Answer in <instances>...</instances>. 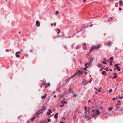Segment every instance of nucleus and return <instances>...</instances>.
Segmentation results:
<instances>
[{
    "label": "nucleus",
    "instance_id": "obj_1",
    "mask_svg": "<svg viewBox=\"0 0 123 123\" xmlns=\"http://www.w3.org/2000/svg\"><path fill=\"white\" fill-rule=\"evenodd\" d=\"M81 73L82 72L80 70H79L77 72L75 73L73 75L70 77L68 79L66 80V81L68 82L72 78H73L77 74H78L79 75H80Z\"/></svg>",
    "mask_w": 123,
    "mask_h": 123
},
{
    "label": "nucleus",
    "instance_id": "obj_2",
    "mask_svg": "<svg viewBox=\"0 0 123 123\" xmlns=\"http://www.w3.org/2000/svg\"><path fill=\"white\" fill-rule=\"evenodd\" d=\"M85 114L84 115L82 116V117H84L85 118H88L89 117L88 115L89 113V111L88 110H86L87 108L86 106H85Z\"/></svg>",
    "mask_w": 123,
    "mask_h": 123
},
{
    "label": "nucleus",
    "instance_id": "obj_3",
    "mask_svg": "<svg viewBox=\"0 0 123 123\" xmlns=\"http://www.w3.org/2000/svg\"><path fill=\"white\" fill-rule=\"evenodd\" d=\"M42 112L41 111H37L35 115L31 119V120L33 121L37 117H38L39 115Z\"/></svg>",
    "mask_w": 123,
    "mask_h": 123
},
{
    "label": "nucleus",
    "instance_id": "obj_4",
    "mask_svg": "<svg viewBox=\"0 0 123 123\" xmlns=\"http://www.w3.org/2000/svg\"><path fill=\"white\" fill-rule=\"evenodd\" d=\"M100 113V112L99 110H97L95 112V113L93 115V117H96L99 115Z\"/></svg>",
    "mask_w": 123,
    "mask_h": 123
},
{
    "label": "nucleus",
    "instance_id": "obj_5",
    "mask_svg": "<svg viewBox=\"0 0 123 123\" xmlns=\"http://www.w3.org/2000/svg\"><path fill=\"white\" fill-rule=\"evenodd\" d=\"M119 64H116L114 66V67L116 68L117 69V70L118 71H120L121 70V68L119 67L118 66H119Z\"/></svg>",
    "mask_w": 123,
    "mask_h": 123
},
{
    "label": "nucleus",
    "instance_id": "obj_6",
    "mask_svg": "<svg viewBox=\"0 0 123 123\" xmlns=\"http://www.w3.org/2000/svg\"><path fill=\"white\" fill-rule=\"evenodd\" d=\"M100 47V44H99L97 46H93L92 47L93 49H95V50H97Z\"/></svg>",
    "mask_w": 123,
    "mask_h": 123
},
{
    "label": "nucleus",
    "instance_id": "obj_7",
    "mask_svg": "<svg viewBox=\"0 0 123 123\" xmlns=\"http://www.w3.org/2000/svg\"><path fill=\"white\" fill-rule=\"evenodd\" d=\"M60 102L62 104V105H60V107H61L64 106V104H66L67 103L66 102L64 101H60Z\"/></svg>",
    "mask_w": 123,
    "mask_h": 123
},
{
    "label": "nucleus",
    "instance_id": "obj_8",
    "mask_svg": "<svg viewBox=\"0 0 123 123\" xmlns=\"http://www.w3.org/2000/svg\"><path fill=\"white\" fill-rule=\"evenodd\" d=\"M40 24L39 23V21L38 20H37L36 22V25L37 26L39 27L40 25Z\"/></svg>",
    "mask_w": 123,
    "mask_h": 123
},
{
    "label": "nucleus",
    "instance_id": "obj_9",
    "mask_svg": "<svg viewBox=\"0 0 123 123\" xmlns=\"http://www.w3.org/2000/svg\"><path fill=\"white\" fill-rule=\"evenodd\" d=\"M121 105V104H118L117 103L116 105V106L117 107L115 109L116 111H117L119 107Z\"/></svg>",
    "mask_w": 123,
    "mask_h": 123
},
{
    "label": "nucleus",
    "instance_id": "obj_10",
    "mask_svg": "<svg viewBox=\"0 0 123 123\" xmlns=\"http://www.w3.org/2000/svg\"><path fill=\"white\" fill-rule=\"evenodd\" d=\"M83 84L85 85H86L88 83V82L85 80H84L83 82Z\"/></svg>",
    "mask_w": 123,
    "mask_h": 123
},
{
    "label": "nucleus",
    "instance_id": "obj_11",
    "mask_svg": "<svg viewBox=\"0 0 123 123\" xmlns=\"http://www.w3.org/2000/svg\"><path fill=\"white\" fill-rule=\"evenodd\" d=\"M46 110V108L44 106H43L42 107V109L41 110H40L39 111H42V112L43 111H45Z\"/></svg>",
    "mask_w": 123,
    "mask_h": 123
},
{
    "label": "nucleus",
    "instance_id": "obj_12",
    "mask_svg": "<svg viewBox=\"0 0 123 123\" xmlns=\"http://www.w3.org/2000/svg\"><path fill=\"white\" fill-rule=\"evenodd\" d=\"M83 49H86V43H84L83 44Z\"/></svg>",
    "mask_w": 123,
    "mask_h": 123
},
{
    "label": "nucleus",
    "instance_id": "obj_13",
    "mask_svg": "<svg viewBox=\"0 0 123 123\" xmlns=\"http://www.w3.org/2000/svg\"><path fill=\"white\" fill-rule=\"evenodd\" d=\"M47 95L46 94H45L44 96H41V98L42 99L45 98H46L47 96Z\"/></svg>",
    "mask_w": 123,
    "mask_h": 123
},
{
    "label": "nucleus",
    "instance_id": "obj_14",
    "mask_svg": "<svg viewBox=\"0 0 123 123\" xmlns=\"http://www.w3.org/2000/svg\"><path fill=\"white\" fill-rule=\"evenodd\" d=\"M111 42L110 41H109L107 45L108 46H111Z\"/></svg>",
    "mask_w": 123,
    "mask_h": 123
},
{
    "label": "nucleus",
    "instance_id": "obj_15",
    "mask_svg": "<svg viewBox=\"0 0 123 123\" xmlns=\"http://www.w3.org/2000/svg\"><path fill=\"white\" fill-rule=\"evenodd\" d=\"M50 86V84L49 83H47L46 86H45V88H47L48 86Z\"/></svg>",
    "mask_w": 123,
    "mask_h": 123
},
{
    "label": "nucleus",
    "instance_id": "obj_16",
    "mask_svg": "<svg viewBox=\"0 0 123 123\" xmlns=\"http://www.w3.org/2000/svg\"><path fill=\"white\" fill-rule=\"evenodd\" d=\"M90 64V63H87L86 64H85V66L86 67H87L88 66H87V65H89Z\"/></svg>",
    "mask_w": 123,
    "mask_h": 123
},
{
    "label": "nucleus",
    "instance_id": "obj_17",
    "mask_svg": "<svg viewBox=\"0 0 123 123\" xmlns=\"http://www.w3.org/2000/svg\"><path fill=\"white\" fill-rule=\"evenodd\" d=\"M93 49L92 47L90 49L89 53H88V54H89L91 52Z\"/></svg>",
    "mask_w": 123,
    "mask_h": 123
},
{
    "label": "nucleus",
    "instance_id": "obj_18",
    "mask_svg": "<svg viewBox=\"0 0 123 123\" xmlns=\"http://www.w3.org/2000/svg\"><path fill=\"white\" fill-rule=\"evenodd\" d=\"M81 47L80 45H78L76 46V49H79Z\"/></svg>",
    "mask_w": 123,
    "mask_h": 123
},
{
    "label": "nucleus",
    "instance_id": "obj_19",
    "mask_svg": "<svg viewBox=\"0 0 123 123\" xmlns=\"http://www.w3.org/2000/svg\"><path fill=\"white\" fill-rule=\"evenodd\" d=\"M114 76H113V78L114 79L116 78L117 77V74L116 73H115L114 74Z\"/></svg>",
    "mask_w": 123,
    "mask_h": 123
},
{
    "label": "nucleus",
    "instance_id": "obj_20",
    "mask_svg": "<svg viewBox=\"0 0 123 123\" xmlns=\"http://www.w3.org/2000/svg\"><path fill=\"white\" fill-rule=\"evenodd\" d=\"M123 2L122 1H119V4L120 5L122 6Z\"/></svg>",
    "mask_w": 123,
    "mask_h": 123
},
{
    "label": "nucleus",
    "instance_id": "obj_21",
    "mask_svg": "<svg viewBox=\"0 0 123 123\" xmlns=\"http://www.w3.org/2000/svg\"><path fill=\"white\" fill-rule=\"evenodd\" d=\"M90 63H91L92 62L93 60V57L91 58L90 59Z\"/></svg>",
    "mask_w": 123,
    "mask_h": 123
},
{
    "label": "nucleus",
    "instance_id": "obj_22",
    "mask_svg": "<svg viewBox=\"0 0 123 123\" xmlns=\"http://www.w3.org/2000/svg\"><path fill=\"white\" fill-rule=\"evenodd\" d=\"M58 115V113H56L55 115L54 116V117L55 118H57V115Z\"/></svg>",
    "mask_w": 123,
    "mask_h": 123
},
{
    "label": "nucleus",
    "instance_id": "obj_23",
    "mask_svg": "<svg viewBox=\"0 0 123 123\" xmlns=\"http://www.w3.org/2000/svg\"><path fill=\"white\" fill-rule=\"evenodd\" d=\"M83 29H81L80 31H77L76 33L74 35H75V34H76L77 33H78L79 32H80L81 31H82L83 30Z\"/></svg>",
    "mask_w": 123,
    "mask_h": 123
},
{
    "label": "nucleus",
    "instance_id": "obj_24",
    "mask_svg": "<svg viewBox=\"0 0 123 123\" xmlns=\"http://www.w3.org/2000/svg\"><path fill=\"white\" fill-rule=\"evenodd\" d=\"M113 62V61H110V65L111 66H112V63Z\"/></svg>",
    "mask_w": 123,
    "mask_h": 123
},
{
    "label": "nucleus",
    "instance_id": "obj_25",
    "mask_svg": "<svg viewBox=\"0 0 123 123\" xmlns=\"http://www.w3.org/2000/svg\"><path fill=\"white\" fill-rule=\"evenodd\" d=\"M59 12L58 11H56L55 13V15H57L58 14Z\"/></svg>",
    "mask_w": 123,
    "mask_h": 123
},
{
    "label": "nucleus",
    "instance_id": "obj_26",
    "mask_svg": "<svg viewBox=\"0 0 123 123\" xmlns=\"http://www.w3.org/2000/svg\"><path fill=\"white\" fill-rule=\"evenodd\" d=\"M113 108L112 107H111V108L109 107L108 108V110L109 111H111L112 109Z\"/></svg>",
    "mask_w": 123,
    "mask_h": 123
},
{
    "label": "nucleus",
    "instance_id": "obj_27",
    "mask_svg": "<svg viewBox=\"0 0 123 123\" xmlns=\"http://www.w3.org/2000/svg\"><path fill=\"white\" fill-rule=\"evenodd\" d=\"M57 30H58V32L57 33V34H59L60 33V32L61 31V30H59V29H58Z\"/></svg>",
    "mask_w": 123,
    "mask_h": 123
},
{
    "label": "nucleus",
    "instance_id": "obj_28",
    "mask_svg": "<svg viewBox=\"0 0 123 123\" xmlns=\"http://www.w3.org/2000/svg\"><path fill=\"white\" fill-rule=\"evenodd\" d=\"M95 89H96L97 90H98V92H100L101 91V90L100 89H96V88H95Z\"/></svg>",
    "mask_w": 123,
    "mask_h": 123
},
{
    "label": "nucleus",
    "instance_id": "obj_29",
    "mask_svg": "<svg viewBox=\"0 0 123 123\" xmlns=\"http://www.w3.org/2000/svg\"><path fill=\"white\" fill-rule=\"evenodd\" d=\"M98 66L99 67H101L102 66V65L101 64H98Z\"/></svg>",
    "mask_w": 123,
    "mask_h": 123
},
{
    "label": "nucleus",
    "instance_id": "obj_30",
    "mask_svg": "<svg viewBox=\"0 0 123 123\" xmlns=\"http://www.w3.org/2000/svg\"><path fill=\"white\" fill-rule=\"evenodd\" d=\"M105 73V71H103L102 73V74H104Z\"/></svg>",
    "mask_w": 123,
    "mask_h": 123
},
{
    "label": "nucleus",
    "instance_id": "obj_31",
    "mask_svg": "<svg viewBox=\"0 0 123 123\" xmlns=\"http://www.w3.org/2000/svg\"><path fill=\"white\" fill-rule=\"evenodd\" d=\"M104 69L106 70L107 71H109L108 68L107 67H106V68Z\"/></svg>",
    "mask_w": 123,
    "mask_h": 123
},
{
    "label": "nucleus",
    "instance_id": "obj_32",
    "mask_svg": "<svg viewBox=\"0 0 123 123\" xmlns=\"http://www.w3.org/2000/svg\"><path fill=\"white\" fill-rule=\"evenodd\" d=\"M113 60V57H111L109 59V60Z\"/></svg>",
    "mask_w": 123,
    "mask_h": 123
},
{
    "label": "nucleus",
    "instance_id": "obj_33",
    "mask_svg": "<svg viewBox=\"0 0 123 123\" xmlns=\"http://www.w3.org/2000/svg\"><path fill=\"white\" fill-rule=\"evenodd\" d=\"M11 51V49H9V50L6 49V52H7L8 51Z\"/></svg>",
    "mask_w": 123,
    "mask_h": 123
},
{
    "label": "nucleus",
    "instance_id": "obj_34",
    "mask_svg": "<svg viewBox=\"0 0 123 123\" xmlns=\"http://www.w3.org/2000/svg\"><path fill=\"white\" fill-rule=\"evenodd\" d=\"M21 53L20 51H18L16 53V54H18L20 53Z\"/></svg>",
    "mask_w": 123,
    "mask_h": 123
},
{
    "label": "nucleus",
    "instance_id": "obj_35",
    "mask_svg": "<svg viewBox=\"0 0 123 123\" xmlns=\"http://www.w3.org/2000/svg\"><path fill=\"white\" fill-rule=\"evenodd\" d=\"M47 114L48 115H49L50 114V113L49 112H47Z\"/></svg>",
    "mask_w": 123,
    "mask_h": 123
},
{
    "label": "nucleus",
    "instance_id": "obj_36",
    "mask_svg": "<svg viewBox=\"0 0 123 123\" xmlns=\"http://www.w3.org/2000/svg\"><path fill=\"white\" fill-rule=\"evenodd\" d=\"M16 56L17 57H19L20 56L19 55H18L17 54H16Z\"/></svg>",
    "mask_w": 123,
    "mask_h": 123
},
{
    "label": "nucleus",
    "instance_id": "obj_37",
    "mask_svg": "<svg viewBox=\"0 0 123 123\" xmlns=\"http://www.w3.org/2000/svg\"><path fill=\"white\" fill-rule=\"evenodd\" d=\"M103 63L105 64H107V63L105 61H104L103 62Z\"/></svg>",
    "mask_w": 123,
    "mask_h": 123
},
{
    "label": "nucleus",
    "instance_id": "obj_38",
    "mask_svg": "<svg viewBox=\"0 0 123 123\" xmlns=\"http://www.w3.org/2000/svg\"><path fill=\"white\" fill-rule=\"evenodd\" d=\"M112 89H111L110 90L109 92L110 93L111 92H112Z\"/></svg>",
    "mask_w": 123,
    "mask_h": 123
},
{
    "label": "nucleus",
    "instance_id": "obj_39",
    "mask_svg": "<svg viewBox=\"0 0 123 123\" xmlns=\"http://www.w3.org/2000/svg\"><path fill=\"white\" fill-rule=\"evenodd\" d=\"M67 84V83H65L64 84H63V86H65Z\"/></svg>",
    "mask_w": 123,
    "mask_h": 123
},
{
    "label": "nucleus",
    "instance_id": "obj_40",
    "mask_svg": "<svg viewBox=\"0 0 123 123\" xmlns=\"http://www.w3.org/2000/svg\"><path fill=\"white\" fill-rule=\"evenodd\" d=\"M49 112L50 113H51L52 112L51 110H49Z\"/></svg>",
    "mask_w": 123,
    "mask_h": 123
},
{
    "label": "nucleus",
    "instance_id": "obj_41",
    "mask_svg": "<svg viewBox=\"0 0 123 123\" xmlns=\"http://www.w3.org/2000/svg\"><path fill=\"white\" fill-rule=\"evenodd\" d=\"M64 96V95H61V97L60 98H62V97H63Z\"/></svg>",
    "mask_w": 123,
    "mask_h": 123
},
{
    "label": "nucleus",
    "instance_id": "obj_42",
    "mask_svg": "<svg viewBox=\"0 0 123 123\" xmlns=\"http://www.w3.org/2000/svg\"><path fill=\"white\" fill-rule=\"evenodd\" d=\"M73 96L74 97H76V94H74L73 95Z\"/></svg>",
    "mask_w": 123,
    "mask_h": 123
},
{
    "label": "nucleus",
    "instance_id": "obj_43",
    "mask_svg": "<svg viewBox=\"0 0 123 123\" xmlns=\"http://www.w3.org/2000/svg\"><path fill=\"white\" fill-rule=\"evenodd\" d=\"M115 98H112V100H113V101H115Z\"/></svg>",
    "mask_w": 123,
    "mask_h": 123
},
{
    "label": "nucleus",
    "instance_id": "obj_44",
    "mask_svg": "<svg viewBox=\"0 0 123 123\" xmlns=\"http://www.w3.org/2000/svg\"><path fill=\"white\" fill-rule=\"evenodd\" d=\"M51 120L50 119H48V122H50V121H51Z\"/></svg>",
    "mask_w": 123,
    "mask_h": 123
},
{
    "label": "nucleus",
    "instance_id": "obj_45",
    "mask_svg": "<svg viewBox=\"0 0 123 123\" xmlns=\"http://www.w3.org/2000/svg\"><path fill=\"white\" fill-rule=\"evenodd\" d=\"M61 37V36H60L59 35V36H57V37H55V38L58 37Z\"/></svg>",
    "mask_w": 123,
    "mask_h": 123
},
{
    "label": "nucleus",
    "instance_id": "obj_46",
    "mask_svg": "<svg viewBox=\"0 0 123 123\" xmlns=\"http://www.w3.org/2000/svg\"><path fill=\"white\" fill-rule=\"evenodd\" d=\"M123 98V96L119 97V98L122 99Z\"/></svg>",
    "mask_w": 123,
    "mask_h": 123
},
{
    "label": "nucleus",
    "instance_id": "obj_47",
    "mask_svg": "<svg viewBox=\"0 0 123 123\" xmlns=\"http://www.w3.org/2000/svg\"><path fill=\"white\" fill-rule=\"evenodd\" d=\"M117 48L115 47V50H117Z\"/></svg>",
    "mask_w": 123,
    "mask_h": 123
},
{
    "label": "nucleus",
    "instance_id": "obj_48",
    "mask_svg": "<svg viewBox=\"0 0 123 123\" xmlns=\"http://www.w3.org/2000/svg\"><path fill=\"white\" fill-rule=\"evenodd\" d=\"M119 10H122V9L121 7H119Z\"/></svg>",
    "mask_w": 123,
    "mask_h": 123
},
{
    "label": "nucleus",
    "instance_id": "obj_49",
    "mask_svg": "<svg viewBox=\"0 0 123 123\" xmlns=\"http://www.w3.org/2000/svg\"><path fill=\"white\" fill-rule=\"evenodd\" d=\"M45 121H43L42 122H40L39 123H45Z\"/></svg>",
    "mask_w": 123,
    "mask_h": 123
},
{
    "label": "nucleus",
    "instance_id": "obj_50",
    "mask_svg": "<svg viewBox=\"0 0 123 123\" xmlns=\"http://www.w3.org/2000/svg\"><path fill=\"white\" fill-rule=\"evenodd\" d=\"M54 26H56V24L55 23L54 24Z\"/></svg>",
    "mask_w": 123,
    "mask_h": 123
},
{
    "label": "nucleus",
    "instance_id": "obj_51",
    "mask_svg": "<svg viewBox=\"0 0 123 123\" xmlns=\"http://www.w3.org/2000/svg\"><path fill=\"white\" fill-rule=\"evenodd\" d=\"M51 26H53V25L54 24L53 23H51Z\"/></svg>",
    "mask_w": 123,
    "mask_h": 123
},
{
    "label": "nucleus",
    "instance_id": "obj_52",
    "mask_svg": "<svg viewBox=\"0 0 123 123\" xmlns=\"http://www.w3.org/2000/svg\"><path fill=\"white\" fill-rule=\"evenodd\" d=\"M73 47H74V46H73V45H71V48H72V49H73Z\"/></svg>",
    "mask_w": 123,
    "mask_h": 123
},
{
    "label": "nucleus",
    "instance_id": "obj_53",
    "mask_svg": "<svg viewBox=\"0 0 123 123\" xmlns=\"http://www.w3.org/2000/svg\"><path fill=\"white\" fill-rule=\"evenodd\" d=\"M91 102V100H89L88 101V102L90 103Z\"/></svg>",
    "mask_w": 123,
    "mask_h": 123
},
{
    "label": "nucleus",
    "instance_id": "obj_54",
    "mask_svg": "<svg viewBox=\"0 0 123 123\" xmlns=\"http://www.w3.org/2000/svg\"><path fill=\"white\" fill-rule=\"evenodd\" d=\"M121 111H123V109L122 108L121 110Z\"/></svg>",
    "mask_w": 123,
    "mask_h": 123
},
{
    "label": "nucleus",
    "instance_id": "obj_55",
    "mask_svg": "<svg viewBox=\"0 0 123 123\" xmlns=\"http://www.w3.org/2000/svg\"><path fill=\"white\" fill-rule=\"evenodd\" d=\"M84 70H86V68H84Z\"/></svg>",
    "mask_w": 123,
    "mask_h": 123
},
{
    "label": "nucleus",
    "instance_id": "obj_56",
    "mask_svg": "<svg viewBox=\"0 0 123 123\" xmlns=\"http://www.w3.org/2000/svg\"><path fill=\"white\" fill-rule=\"evenodd\" d=\"M117 88H116L115 89V91H116L117 90Z\"/></svg>",
    "mask_w": 123,
    "mask_h": 123
},
{
    "label": "nucleus",
    "instance_id": "obj_57",
    "mask_svg": "<svg viewBox=\"0 0 123 123\" xmlns=\"http://www.w3.org/2000/svg\"><path fill=\"white\" fill-rule=\"evenodd\" d=\"M110 71L111 72H112V69H111L110 70Z\"/></svg>",
    "mask_w": 123,
    "mask_h": 123
},
{
    "label": "nucleus",
    "instance_id": "obj_58",
    "mask_svg": "<svg viewBox=\"0 0 123 123\" xmlns=\"http://www.w3.org/2000/svg\"><path fill=\"white\" fill-rule=\"evenodd\" d=\"M120 101H119L118 102V104H120Z\"/></svg>",
    "mask_w": 123,
    "mask_h": 123
},
{
    "label": "nucleus",
    "instance_id": "obj_59",
    "mask_svg": "<svg viewBox=\"0 0 123 123\" xmlns=\"http://www.w3.org/2000/svg\"><path fill=\"white\" fill-rule=\"evenodd\" d=\"M54 97L55 98L56 97V95H54Z\"/></svg>",
    "mask_w": 123,
    "mask_h": 123
},
{
    "label": "nucleus",
    "instance_id": "obj_60",
    "mask_svg": "<svg viewBox=\"0 0 123 123\" xmlns=\"http://www.w3.org/2000/svg\"><path fill=\"white\" fill-rule=\"evenodd\" d=\"M93 25H91L90 26V27H92V26Z\"/></svg>",
    "mask_w": 123,
    "mask_h": 123
},
{
    "label": "nucleus",
    "instance_id": "obj_61",
    "mask_svg": "<svg viewBox=\"0 0 123 123\" xmlns=\"http://www.w3.org/2000/svg\"><path fill=\"white\" fill-rule=\"evenodd\" d=\"M114 70H116V69L115 68H114Z\"/></svg>",
    "mask_w": 123,
    "mask_h": 123
},
{
    "label": "nucleus",
    "instance_id": "obj_62",
    "mask_svg": "<svg viewBox=\"0 0 123 123\" xmlns=\"http://www.w3.org/2000/svg\"><path fill=\"white\" fill-rule=\"evenodd\" d=\"M20 50L21 51V52H22L23 51V50L22 49H20Z\"/></svg>",
    "mask_w": 123,
    "mask_h": 123
},
{
    "label": "nucleus",
    "instance_id": "obj_63",
    "mask_svg": "<svg viewBox=\"0 0 123 123\" xmlns=\"http://www.w3.org/2000/svg\"><path fill=\"white\" fill-rule=\"evenodd\" d=\"M86 0H84L83 1L84 2H85Z\"/></svg>",
    "mask_w": 123,
    "mask_h": 123
},
{
    "label": "nucleus",
    "instance_id": "obj_64",
    "mask_svg": "<svg viewBox=\"0 0 123 123\" xmlns=\"http://www.w3.org/2000/svg\"><path fill=\"white\" fill-rule=\"evenodd\" d=\"M92 111L93 112H94V111H94V110H92Z\"/></svg>",
    "mask_w": 123,
    "mask_h": 123
}]
</instances>
